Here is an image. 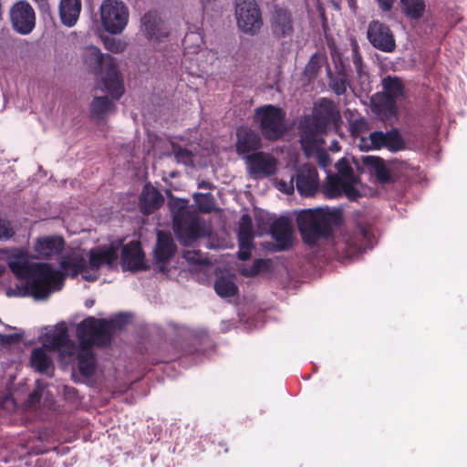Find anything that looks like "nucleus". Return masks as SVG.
<instances>
[{
  "label": "nucleus",
  "mask_w": 467,
  "mask_h": 467,
  "mask_svg": "<svg viewBox=\"0 0 467 467\" xmlns=\"http://www.w3.org/2000/svg\"><path fill=\"white\" fill-rule=\"evenodd\" d=\"M118 251L113 245H104L89 252V264L79 254L64 257L60 262V271L53 269L48 264L32 262L31 255L25 249L0 250V275L5 271L6 265L22 280L25 285L16 288H8L6 296H33L36 299H46L53 291L63 286L65 275L81 274L88 281L98 279L97 270L102 265L112 266L117 259Z\"/></svg>",
  "instance_id": "obj_1"
},
{
  "label": "nucleus",
  "mask_w": 467,
  "mask_h": 467,
  "mask_svg": "<svg viewBox=\"0 0 467 467\" xmlns=\"http://www.w3.org/2000/svg\"><path fill=\"white\" fill-rule=\"evenodd\" d=\"M126 323L122 315L111 320L97 319L89 317L77 327V337L79 345L69 339L66 324H58L53 330L42 337L43 347L33 349L30 363L32 368L40 373H48L53 368L50 351L57 350L59 358L67 364L78 361V368L83 376L89 377L95 370V360L92 346H105L111 340L112 333L120 329Z\"/></svg>",
  "instance_id": "obj_2"
},
{
  "label": "nucleus",
  "mask_w": 467,
  "mask_h": 467,
  "mask_svg": "<svg viewBox=\"0 0 467 467\" xmlns=\"http://www.w3.org/2000/svg\"><path fill=\"white\" fill-rule=\"evenodd\" d=\"M341 213L329 207L302 211L297 216V224L303 240L315 244L321 237H327L332 226L340 223Z\"/></svg>",
  "instance_id": "obj_3"
},
{
  "label": "nucleus",
  "mask_w": 467,
  "mask_h": 467,
  "mask_svg": "<svg viewBox=\"0 0 467 467\" xmlns=\"http://www.w3.org/2000/svg\"><path fill=\"white\" fill-rule=\"evenodd\" d=\"M82 60L94 75L100 77L106 91L117 99L122 96L124 88L114 57L105 56L97 47L88 46L82 52Z\"/></svg>",
  "instance_id": "obj_4"
},
{
  "label": "nucleus",
  "mask_w": 467,
  "mask_h": 467,
  "mask_svg": "<svg viewBox=\"0 0 467 467\" xmlns=\"http://www.w3.org/2000/svg\"><path fill=\"white\" fill-rule=\"evenodd\" d=\"M339 119V113L334 103L327 99L318 101L312 118L306 119L301 126L300 141L305 152L309 155L322 142L319 135L330 123Z\"/></svg>",
  "instance_id": "obj_5"
},
{
  "label": "nucleus",
  "mask_w": 467,
  "mask_h": 467,
  "mask_svg": "<svg viewBox=\"0 0 467 467\" xmlns=\"http://www.w3.org/2000/svg\"><path fill=\"white\" fill-rule=\"evenodd\" d=\"M338 175L328 174L323 187L324 194L328 198H336L343 194L348 199L355 200L360 194L358 190V178L355 175L352 167L346 159L336 163Z\"/></svg>",
  "instance_id": "obj_6"
},
{
  "label": "nucleus",
  "mask_w": 467,
  "mask_h": 467,
  "mask_svg": "<svg viewBox=\"0 0 467 467\" xmlns=\"http://www.w3.org/2000/svg\"><path fill=\"white\" fill-rule=\"evenodd\" d=\"M285 113L273 105L255 109L254 119L259 125L263 136L267 140H276L285 131Z\"/></svg>",
  "instance_id": "obj_7"
},
{
  "label": "nucleus",
  "mask_w": 467,
  "mask_h": 467,
  "mask_svg": "<svg viewBox=\"0 0 467 467\" xmlns=\"http://www.w3.org/2000/svg\"><path fill=\"white\" fill-rule=\"evenodd\" d=\"M129 9L120 0H103L99 16L103 28L112 35L123 32L129 22Z\"/></svg>",
  "instance_id": "obj_8"
},
{
  "label": "nucleus",
  "mask_w": 467,
  "mask_h": 467,
  "mask_svg": "<svg viewBox=\"0 0 467 467\" xmlns=\"http://www.w3.org/2000/svg\"><path fill=\"white\" fill-rule=\"evenodd\" d=\"M234 16L238 28L244 34H257L263 20L259 6L255 0H235Z\"/></svg>",
  "instance_id": "obj_9"
},
{
  "label": "nucleus",
  "mask_w": 467,
  "mask_h": 467,
  "mask_svg": "<svg viewBox=\"0 0 467 467\" xmlns=\"http://www.w3.org/2000/svg\"><path fill=\"white\" fill-rule=\"evenodd\" d=\"M174 231L183 245H191L199 237L209 233L203 221L198 217L185 216L184 212H179L173 218Z\"/></svg>",
  "instance_id": "obj_10"
},
{
  "label": "nucleus",
  "mask_w": 467,
  "mask_h": 467,
  "mask_svg": "<svg viewBox=\"0 0 467 467\" xmlns=\"http://www.w3.org/2000/svg\"><path fill=\"white\" fill-rule=\"evenodd\" d=\"M358 147L361 150L368 151L386 148L390 151H398L404 149V140L396 130L386 133L373 131L368 137H361L358 140Z\"/></svg>",
  "instance_id": "obj_11"
},
{
  "label": "nucleus",
  "mask_w": 467,
  "mask_h": 467,
  "mask_svg": "<svg viewBox=\"0 0 467 467\" xmlns=\"http://www.w3.org/2000/svg\"><path fill=\"white\" fill-rule=\"evenodd\" d=\"M367 37L377 49L390 53L396 48V41L390 28L379 20H372L368 26Z\"/></svg>",
  "instance_id": "obj_12"
},
{
  "label": "nucleus",
  "mask_w": 467,
  "mask_h": 467,
  "mask_svg": "<svg viewBox=\"0 0 467 467\" xmlns=\"http://www.w3.org/2000/svg\"><path fill=\"white\" fill-rule=\"evenodd\" d=\"M14 29L22 34H29L36 26V15L32 6L26 1L16 2L10 11Z\"/></svg>",
  "instance_id": "obj_13"
},
{
  "label": "nucleus",
  "mask_w": 467,
  "mask_h": 467,
  "mask_svg": "<svg viewBox=\"0 0 467 467\" xmlns=\"http://www.w3.org/2000/svg\"><path fill=\"white\" fill-rule=\"evenodd\" d=\"M297 192L306 197L314 195L319 188L317 169L309 164L299 167L294 175Z\"/></svg>",
  "instance_id": "obj_14"
},
{
  "label": "nucleus",
  "mask_w": 467,
  "mask_h": 467,
  "mask_svg": "<svg viewBox=\"0 0 467 467\" xmlns=\"http://www.w3.org/2000/svg\"><path fill=\"white\" fill-rule=\"evenodd\" d=\"M140 31L152 43L161 42L169 35L163 21L154 11H150L141 17Z\"/></svg>",
  "instance_id": "obj_15"
},
{
  "label": "nucleus",
  "mask_w": 467,
  "mask_h": 467,
  "mask_svg": "<svg viewBox=\"0 0 467 467\" xmlns=\"http://www.w3.org/2000/svg\"><path fill=\"white\" fill-rule=\"evenodd\" d=\"M247 169L254 177L269 176L275 172L276 161L270 154L256 152L246 156Z\"/></svg>",
  "instance_id": "obj_16"
},
{
  "label": "nucleus",
  "mask_w": 467,
  "mask_h": 467,
  "mask_svg": "<svg viewBox=\"0 0 467 467\" xmlns=\"http://www.w3.org/2000/svg\"><path fill=\"white\" fill-rule=\"evenodd\" d=\"M236 141V151L245 161L247 155L255 153L261 147V139L257 132L246 127L238 129Z\"/></svg>",
  "instance_id": "obj_17"
},
{
  "label": "nucleus",
  "mask_w": 467,
  "mask_h": 467,
  "mask_svg": "<svg viewBox=\"0 0 467 467\" xmlns=\"http://www.w3.org/2000/svg\"><path fill=\"white\" fill-rule=\"evenodd\" d=\"M121 263L123 268L130 271L146 269L144 254L139 242H130L123 247Z\"/></svg>",
  "instance_id": "obj_18"
},
{
  "label": "nucleus",
  "mask_w": 467,
  "mask_h": 467,
  "mask_svg": "<svg viewBox=\"0 0 467 467\" xmlns=\"http://www.w3.org/2000/svg\"><path fill=\"white\" fill-rule=\"evenodd\" d=\"M271 235L275 241V250L283 251L292 244L293 226L287 218L281 217L275 220L271 226Z\"/></svg>",
  "instance_id": "obj_19"
},
{
  "label": "nucleus",
  "mask_w": 467,
  "mask_h": 467,
  "mask_svg": "<svg viewBox=\"0 0 467 467\" xmlns=\"http://www.w3.org/2000/svg\"><path fill=\"white\" fill-rule=\"evenodd\" d=\"M64 248V240L59 236H43L36 239L34 250L39 257H50Z\"/></svg>",
  "instance_id": "obj_20"
},
{
  "label": "nucleus",
  "mask_w": 467,
  "mask_h": 467,
  "mask_svg": "<svg viewBox=\"0 0 467 467\" xmlns=\"http://www.w3.org/2000/svg\"><path fill=\"white\" fill-rule=\"evenodd\" d=\"M162 195L151 185H145L140 197V207L144 214L152 213L163 203Z\"/></svg>",
  "instance_id": "obj_21"
},
{
  "label": "nucleus",
  "mask_w": 467,
  "mask_h": 467,
  "mask_svg": "<svg viewBox=\"0 0 467 467\" xmlns=\"http://www.w3.org/2000/svg\"><path fill=\"white\" fill-rule=\"evenodd\" d=\"M271 27L277 36H287L293 32L290 15L284 9L276 8L271 16Z\"/></svg>",
  "instance_id": "obj_22"
},
{
  "label": "nucleus",
  "mask_w": 467,
  "mask_h": 467,
  "mask_svg": "<svg viewBox=\"0 0 467 467\" xmlns=\"http://www.w3.org/2000/svg\"><path fill=\"white\" fill-rule=\"evenodd\" d=\"M81 11V0H61L59 15L62 23L67 26H73Z\"/></svg>",
  "instance_id": "obj_23"
},
{
  "label": "nucleus",
  "mask_w": 467,
  "mask_h": 467,
  "mask_svg": "<svg viewBox=\"0 0 467 467\" xmlns=\"http://www.w3.org/2000/svg\"><path fill=\"white\" fill-rule=\"evenodd\" d=\"M174 252L175 245L171 236L159 232L157 245L154 250L156 260L160 263H166L173 255Z\"/></svg>",
  "instance_id": "obj_24"
},
{
  "label": "nucleus",
  "mask_w": 467,
  "mask_h": 467,
  "mask_svg": "<svg viewBox=\"0 0 467 467\" xmlns=\"http://www.w3.org/2000/svg\"><path fill=\"white\" fill-rule=\"evenodd\" d=\"M384 91L388 97L389 109L394 108V101L403 96L404 87L400 78L394 77H388L382 81Z\"/></svg>",
  "instance_id": "obj_25"
},
{
  "label": "nucleus",
  "mask_w": 467,
  "mask_h": 467,
  "mask_svg": "<svg viewBox=\"0 0 467 467\" xmlns=\"http://www.w3.org/2000/svg\"><path fill=\"white\" fill-rule=\"evenodd\" d=\"M401 10L410 19L421 18L426 10L424 0H400Z\"/></svg>",
  "instance_id": "obj_26"
},
{
  "label": "nucleus",
  "mask_w": 467,
  "mask_h": 467,
  "mask_svg": "<svg viewBox=\"0 0 467 467\" xmlns=\"http://www.w3.org/2000/svg\"><path fill=\"white\" fill-rule=\"evenodd\" d=\"M365 164L371 166L375 169L377 178L381 182H388L390 181V173L382 159L374 156H367L363 159Z\"/></svg>",
  "instance_id": "obj_27"
},
{
  "label": "nucleus",
  "mask_w": 467,
  "mask_h": 467,
  "mask_svg": "<svg viewBox=\"0 0 467 467\" xmlns=\"http://www.w3.org/2000/svg\"><path fill=\"white\" fill-rule=\"evenodd\" d=\"M214 289L221 297H230L237 293V286L232 277L221 276L214 283Z\"/></svg>",
  "instance_id": "obj_28"
},
{
  "label": "nucleus",
  "mask_w": 467,
  "mask_h": 467,
  "mask_svg": "<svg viewBox=\"0 0 467 467\" xmlns=\"http://www.w3.org/2000/svg\"><path fill=\"white\" fill-rule=\"evenodd\" d=\"M90 111L93 117L101 118L114 111V105L108 97H97L90 105Z\"/></svg>",
  "instance_id": "obj_29"
},
{
  "label": "nucleus",
  "mask_w": 467,
  "mask_h": 467,
  "mask_svg": "<svg viewBox=\"0 0 467 467\" xmlns=\"http://www.w3.org/2000/svg\"><path fill=\"white\" fill-rule=\"evenodd\" d=\"M254 231L252 218L248 214L242 215L239 222L238 241L253 242Z\"/></svg>",
  "instance_id": "obj_30"
},
{
  "label": "nucleus",
  "mask_w": 467,
  "mask_h": 467,
  "mask_svg": "<svg viewBox=\"0 0 467 467\" xmlns=\"http://www.w3.org/2000/svg\"><path fill=\"white\" fill-rule=\"evenodd\" d=\"M193 199L202 212L209 213L214 209V199L211 193H194Z\"/></svg>",
  "instance_id": "obj_31"
},
{
  "label": "nucleus",
  "mask_w": 467,
  "mask_h": 467,
  "mask_svg": "<svg viewBox=\"0 0 467 467\" xmlns=\"http://www.w3.org/2000/svg\"><path fill=\"white\" fill-rule=\"evenodd\" d=\"M325 64V58L319 54H315L311 57L309 62L306 66L305 73L309 77H315Z\"/></svg>",
  "instance_id": "obj_32"
},
{
  "label": "nucleus",
  "mask_w": 467,
  "mask_h": 467,
  "mask_svg": "<svg viewBox=\"0 0 467 467\" xmlns=\"http://www.w3.org/2000/svg\"><path fill=\"white\" fill-rule=\"evenodd\" d=\"M103 44L107 50L116 54L123 52L127 47L124 40L113 36L103 37Z\"/></svg>",
  "instance_id": "obj_33"
},
{
  "label": "nucleus",
  "mask_w": 467,
  "mask_h": 467,
  "mask_svg": "<svg viewBox=\"0 0 467 467\" xmlns=\"http://www.w3.org/2000/svg\"><path fill=\"white\" fill-rule=\"evenodd\" d=\"M329 85L336 94L342 95L347 90L348 83L344 76L337 75L330 78Z\"/></svg>",
  "instance_id": "obj_34"
},
{
  "label": "nucleus",
  "mask_w": 467,
  "mask_h": 467,
  "mask_svg": "<svg viewBox=\"0 0 467 467\" xmlns=\"http://www.w3.org/2000/svg\"><path fill=\"white\" fill-rule=\"evenodd\" d=\"M172 153L174 154V157L178 162H182L185 165L192 164L193 155L190 150L181 147H176L173 149Z\"/></svg>",
  "instance_id": "obj_35"
},
{
  "label": "nucleus",
  "mask_w": 467,
  "mask_h": 467,
  "mask_svg": "<svg viewBox=\"0 0 467 467\" xmlns=\"http://www.w3.org/2000/svg\"><path fill=\"white\" fill-rule=\"evenodd\" d=\"M15 235V230L11 223L7 220L0 218V241H6Z\"/></svg>",
  "instance_id": "obj_36"
},
{
  "label": "nucleus",
  "mask_w": 467,
  "mask_h": 467,
  "mask_svg": "<svg viewBox=\"0 0 467 467\" xmlns=\"http://www.w3.org/2000/svg\"><path fill=\"white\" fill-rule=\"evenodd\" d=\"M267 266L268 262L266 260L257 259L253 263L251 267L243 269L242 273L244 275H255L260 271L266 269Z\"/></svg>",
  "instance_id": "obj_37"
},
{
  "label": "nucleus",
  "mask_w": 467,
  "mask_h": 467,
  "mask_svg": "<svg viewBox=\"0 0 467 467\" xmlns=\"http://www.w3.org/2000/svg\"><path fill=\"white\" fill-rule=\"evenodd\" d=\"M368 130V122L363 118H358L350 124V131L353 135L358 136Z\"/></svg>",
  "instance_id": "obj_38"
},
{
  "label": "nucleus",
  "mask_w": 467,
  "mask_h": 467,
  "mask_svg": "<svg viewBox=\"0 0 467 467\" xmlns=\"http://www.w3.org/2000/svg\"><path fill=\"white\" fill-rule=\"evenodd\" d=\"M252 248H253V242L239 241L238 257L243 261L249 259L251 256Z\"/></svg>",
  "instance_id": "obj_39"
},
{
  "label": "nucleus",
  "mask_w": 467,
  "mask_h": 467,
  "mask_svg": "<svg viewBox=\"0 0 467 467\" xmlns=\"http://www.w3.org/2000/svg\"><path fill=\"white\" fill-rule=\"evenodd\" d=\"M294 182L296 183V180H295V177L292 176L288 182L282 181V180L279 181L277 182V186H278L279 191H281L286 194H291L294 192V187H295Z\"/></svg>",
  "instance_id": "obj_40"
},
{
  "label": "nucleus",
  "mask_w": 467,
  "mask_h": 467,
  "mask_svg": "<svg viewBox=\"0 0 467 467\" xmlns=\"http://www.w3.org/2000/svg\"><path fill=\"white\" fill-rule=\"evenodd\" d=\"M352 61H353V64L355 65L356 70L358 73H360L361 67H362V60H361V56L358 53V47L357 44H354L353 47H352Z\"/></svg>",
  "instance_id": "obj_41"
},
{
  "label": "nucleus",
  "mask_w": 467,
  "mask_h": 467,
  "mask_svg": "<svg viewBox=\"0 0 467 467\" xmlns=\"http://www.w3.org/2000/svg\"><path fill=\"white\" fill-rule=\"evenodd\" d=\"M317 159L319 166L324 169H326L330 164V158L325 151L317 152Z\"/></svg>",
  "instance_id": "obj_42"
},
{
  "label": "nucleus",
  "mask_w": 467,
  "mask_h": 467,
  "mask_svg": "<svg viewBox=\"0 0 467 467\" xmlns=\"http://www.w3.org/2000/svg\"><path fill=\"white\" fill-rule=\"evenodd\" d=\"M379 5V8L384 12H389L393 6L394 0H376Z\"/></svg>",
  "instance_id": "obj_43"
},
{
  "label": "nucleus",
  "mask_w": 467,
  "mask_h": 467,
  "mask_svg": "<svg viewBox=\"0 0 467 467\" xmlns=\"http://www.w3.org/2000/svg\"><path fill=\"white\" fill-rule=\"evenodd\" d=\"M19 339L18 335H1L0 340L5 344H9Z\"/></svg>",
  "instance_id": "obj_44"
},
{
  "label": "nucleus",
  "mask_w": 467,
  "mask_h": 467,
  "mask_svg": "<svg viewBox=\"0 0 467 467\" xmlns=\"http://www.w3.org/2000/svg\"><path fill=\"white\" fill-rule=\"evenodd\" d=\"M30 400L32 402H35V401H37L39 399H40V394L37 390H35L33 391L31 394H30Z\"/></svg>",
  "instance_id": "obj_45"
},
{
  "label": "nucleus",
  "mask_w": 467,
  "mask_h": 467,
  "mask_svg": "<svg viewBox=\"0 0 467 467\" xmlns=\"http://www.w3.org/2000/svg\"><path fill=\"white\" fill-rule=\"evenodd\" d=\"M348 244L353 248V249H359L360 248V244L356 241V240H351L349 239L348 241Z\"/></svg>",
  "instance_id": "obj_46"
},
{
  "label": "nucleus",
  "mask_w": 467,
  "mask_h": 467,
  "mask_svg": "<svg viewBox=\"0 0 467 467\" xmlns=\"http://www.w3.org/2000/svg\"><path fill=\"white\" fill-rule=\"evenodd\" d=\"M199 188H202V189H212V184L210 182H202L201 183H199Z\"/></svg>",
  "instance_id": "obj_47"
},
{
  "label": "nucleus",
  "mask_w": 467,
  "mask_h": 467,
  "mask_svg": "<svg viewBox=\"0 0 467 467\" xmlns=\"http://www.w3.org/2000/svg\"><path fill=\"white\" fill-rule=\"evenodd\" d=\"M194 256L195 254H192L191 252H187L184 254V257L189 261L194 260Z\"/></svg>",
  "instance_id": "obj_48"
},
{
  "label": "nucleus",
  "mask_w": 467,
  "mask_h": 467,
  "mask_svg": "<svg viewBox=\"0 0 467 467\" xmlns=\"http://www.w3.org/2000/svg\"><path fill=\"white\" fill-rule=\"evenodd\" d=\"M35 1L37 2L39 4V5L42 7L47 5V0H35Z\"/></svg>",
  "instance_id": "obj_49"
},
{
  "label": "nucleus",
  "mask_w": 467,
  "mask_h": 467,
  "mask_svg": "<svg viewBox=\"0 0 467 467\" xmlns=\"http://www.w3.org/2000/svg\"><path fill=\"white\" fill-rule=\"evenodd\" d=\"M191 36H195V35H193V34H192V35H187V36H186V37H191Z\"/></svg>",
  "instance_id": "obj_50"
},
{
  "label": "nucleus",
  "mask_w": 467,
  "mask_h": 467,
  "mask_svg": "<svg viewBox=\"0 0 467 467\" xmlns=\"http://www.w3.org/2000/svg\"><path fill=\"white\" fill-rule=\"evenodd\" d=\"M361 234H362V235H363V236H365V232H364V230H361Z\"/></svg>",
  "instance_id": "obj_51"
}]
</instances>
